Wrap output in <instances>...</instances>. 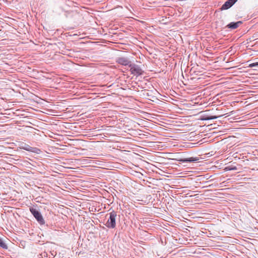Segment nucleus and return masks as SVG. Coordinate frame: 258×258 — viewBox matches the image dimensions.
I'll list each match as a JSON object with an SVG mask.
<instances>
[{
    "label": "nucleus",
    "mask_w": 258,
    "mask_h": 258,
    "mask_svg": "<svg viewBox=\"0 0 258 258\" xmlns=\"http://www.w3.org/2000/svg\"><path fill=\"white\" fill-rule=\"evenodd\" d=\"M99 87L103 88L102 90L109 87L106 84H101L98 82V92H99ZM100 94V93L98 92V104H98V126H100V128H103L104 127H109L107 125L110 123L111 119L108 115L103 116L104 115H105V114H101L100 116L99 115L100 113L99 111H100L101 113L102 112H105L107 111V109L102 110L103 108L105 109L107 108L105 103H103V101L106 100L107 96H101L99 95Z\"/></svg>",
    "instance_id": "f257e3e1"
},
{
    "label": "nucleus",
    "mask_w": 258,
    "mask_h": 258,
    "mask_svg": "<svg viewBox=\"0 0 258 258\" xmlns=\"http://www.w3.org/2000/svg\"><path fill=\"white\" fill-rule=\"evenodd\" d=\"M109 215L107 220L104 225L106 227L109 229H114L116 227V217L117 213L114 211H112L109 213L105 215V217Z\"/></svg>",
    "instance_id": "f03ea898"
},
{
    "label": "nucleus",
    "mask_w": 258,
    "mask_h": 258,
    "mask_svg": "<svg viewBox=\"0 0 258 258\" xmlns=\"http://www.w3.org/2000/svg\"><path fill=\"white\" fill-rule=\"evenodd\" d=\"M29 210L39 224H45V220L39 211L33 207L30 208Z\"/></svg>",
    "instance_id": "7ed1b4c3"
},
{
    "label": "nucleus",
    "mask_w": 258,
    "mask_h": 258,
    "mask_svg": "<svg viewBox=\"0 0 258 258\" xmlns=\"http://www.w3.org/2000/svg\"><path fill=\"white\" fill-rule=\"evenodd\" d=\"M130 72L134 76H139L144 73V71L141 68L140 66L135 63H131L130 65Z\"/></svg>",
    "instance_id": "20e7f679"
},
{
    "label": "nucleus",
    "mask_w": 258,
    "mask_h": 258,
    "mask_svg": "<svg viewBox=\"0 0 258 258\" xmlns=\"http://www.w3.org/2000/svg\"><path fill=\"white\" fill-rule=\"evenodd\" d=\"M105 130L106 128H100V126H98V142H102V139L108 140L107 138L109 137V134L103 132Z\"/></svg>",
    "instance_id": "39448f33"
},
{
    "label": "nucleus",
    "mask_w": 258,
    "mask_h": 258,
    "mask_svg": "<svg viewBox=\"0 0 258 258\" xmlns=\"http://www.w3.org/2000/svg\"><path fill=\"white\" fill-rule=\"evenodd\" d=\"M21 148L23 150H25L26 151L39 154L41 152V150L36 147H31L29 145L27 144H24V146H22Z\"/></svg>",
    "instance_id": "423d86ee"
},
{
    "label": "nucleus",
    "mask_w": 258,
    "mask_h": 258,
    "mask_svg": "<svg viewBox=\"0 0 258 258\" xmlns=\"http://www.w3.org/2000/svg\"><path fill=\"white\" fill-rule=\"evenodd\" d=\"M116 62L123 66H128L132 63L130 59L126 57H119L116 59Z\"/></svg>",
    "instance_id": "0eeeda50"
},
{
    "label": "nucleus",
    "mask_w": 258,
    "mask_h": 258,
    "mask_svg": "<svg viewBox=\"0 0 258 258\" xmlns=\"http://www.w3.org/2000/svg\"><path fill=\"white\" fill-rule=\"evenodd\" d=\"M238 0H227L222 6L221 10H227L231 8Z\"/></svg>",
    "instance_id": "6e6552de"
},
{
    "label": "nucleus",
    "mask_w": 258,
    "mask_h": 258,
    "mask_svg": "<svg viewBox=\"0 0 258 258\" xmlns=\"http://www.w3.org/2000/svg\"><path fill=\"white\" fill-rule=\"evenodd\" d=\"M98 208H99V209H98L97 215H98V217H99L100 218V219H98V220H99V221L100 223H104V221H102V220L101 219V217L103 216L104 213H105V212L104 211L100 212V211H101V209L102 208H105V205L103 206V205L102 203L100 205V203L99 202H98Z\"/></svg>",
    "instance_id": "1a4fd4ad"
},
{
    "label": "nucleus",
    "mask_w": 258,
    "mask_h": 258,
    "mask_svg": "<svg viewBox=\"0 0 258 258\" xmlns=\"http://www.w3.org/2000/svg\"><path fill=\"white\" fill-rule=\"evenodd\" d=\"M242 23V22L240 21L236 22H233L228 24L227 27L229 29H235L238 28Z\"/></svg>",
    "instance_id": "9d476101"
},
{
    "label": "nucleus",
    "mask_w": 258,
    "mask_h": 258,
    "mask_svg": "<svg viewBox=\"0 0 258 258\" xmlns=\"http://www.w3.org/2000/svg\"><path fill=\"white\" fill-rule=\"evenodd\" d=\"M199 160V158L198 157H189L186 158L181 159L179 160L180 161L182 162H195Z\"/></svg>",
    "instance_id": "9b49d317"
},
{
    "label": "nucleus",
    "mask_w": 258,
    "mask_h": 258,
    "mask_svg": "<svg viewBox=\"0 0 258 258\" xmlns=\"http://www.w3.org/2000/svg\"><path fill=\"white\" fill-rule=\"evenodd\" d=\"M99 158L98 157V176H101L102 175V168L103 167L102 166H103L102 162L99 161Z\"/></svg>",
    "instance_id": "f8f14e48"
},
{
    "label": "nucleus",
    "mask_w": 258,
    "mask_h": 258,
    "mask_svg": "<svg viewBox=\"0 0 258 258\" xmlns=\"http://www.w3.org/2000/svg\"><path fill=\"white\" fill-rule=\"evenodd\" d=\"M218 117L217 116L208 115V116H205L202 119L205 120H209L216 119Z\"/></svg>",
    "instance_id": "ddd939ff"
},
{
    "label": "nucleus",
    "mask_w": 258,
    "mask_h": 258,
    "mask_svg": "<svg viewBox=\"0 0 258 258\" xmlns=\"http://www.w3.org/2000/svg\"><path fill=\"white\" fill-rule=\"evenodd\" d=\"M99 178L98 177V181H97V182H98V192L99 193H101L100 191L99 190L98 188H100L99 186L100 187H106V185H105V183L104 182H103L101 181H100Z\"/></svg>",
    "instance_id": "4468645a"
},
{
    "label": "nucleus",
    "mask_w": 258,
    "mask_h": 258,
    "mask_svg": "<svg viewBox=\"0 0 258 258\" xmlns=\"http://www.w3.org/2000/svg\"><path fill=\"white\" fill-rule=\"evenodd\" d=\"M99 41H98V52L101 51L102 50H104L103 48L107 49L108 48L105 45H102V44H99Z\"/></svg>",
    "instance_id": "2eb2a0df"
},
{
    "label": "nucleus",
    "mask_w": 258,
    "mask_h": 258,
    "mask_svg": "<svg viewBox=\"0 0 258 258\" xmlns=\"http://www.w3.org/2000/svg\"><path fill=\"white\" fill-rule=\"evenodd\" d=\"M109 76L108 75H104V74H98V80H101V79H106V78H107V79L108 78Z\"/></svg>",
    "instance_id": "dca6fc26"
},
{
    "label": "nucleus",
    "mask_w": 258,
    "mask_h": 258,
    "mask_svg": "<svg viewBox=\"0 0 258 258\" xmlns=\"http://www.w3.org/2000/svg\"><path fill=\"white\" fill-rule=\"evenodd\" d=\"M0 247L4 249H7V245L3 241V240L0 238Z\"/></svg>",
    "instance_id": "f3484780"
},
{
    "label": "nucleus",
    "mask_w": 258,
    "mask_h": 258,
    "mask_svg": "<svg viewBox=\"0 0 258 258\" xmlns=\"http://www.w3.org/2000/svg\"><path fill=\"white\" fill-rule=\"evenodd\" d=\"M226 169L227 170H237V167L236 166H228L226 167Z\"/></svg>",
    "instance_id": "a211bd4d"
},
{
    "label": "nucleus",
    "mask_w": 258,
    "mask_h": 258,
    "mask_svg": "<svg viewBox=\"0 0 258 258\" xmlns=\"http://www.w3.org/2000/svg\"><path fill=\"white\" fill-rule=\"evenodd\" d=\"M258 66V62H254L249 64V67L253 68Z\"/></svg>",
    "instance_id": "6ab92c4d"
},
{
    "label": "nucleus",
    "mask_w": 258,
    "mask_h": 258,
    "mask_svg": "<svg viewBox=\"0 0 258 258\" xmlns=\"http://www.w3.org/2000/svg\"><path fill=\"white\" fill-rule=\"evenodd\" d=\"M100 227L102 228L103 229L106 231V232H107L108 231V230L106 228H105L104 227H102L101 225H100Z\"/></svg>",
    "instance_id": "aec40b11"
},
{
    "label": "nucleus",
    "mask_w": 258,
    "mask_h": 258,
    "mask_svg": "<svg viewBox=\"0 0 258 258\" xmlns=\"http://www.w3.org/2000/svg\"><path fill=\"white\" fill-rule=\"evenodd\" d=\"M103 8H100V7L98 5V8H97V9H98V12H101V11L100 10V9H102Z\"/></svg>",
    "instance_id": "412c9836"
},
{
    "label": "nucleus",
    "mask_w": 258,
    "mask_h": 258,
    "mask_svg": "<svg viewBox=\"0 0 258 258\" xmlns=\"http://www.w3.org/2000/svg\"><path fill=\"white\" fill-rule=\"evenodd\" d=\"M102 1V0H98V2H101V1Z\"/></svg>",
    "instance_id": "4be33fe9"
}]
</instances>
